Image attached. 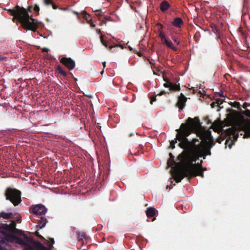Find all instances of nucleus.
<instances>
[{"instance_id": "1", "label": "nucleus", "mask_w": 250, "mask_h": 250, "mask_svg": "<svg viewBox=\"0 0 250 250\" xmlns=\"http://www.w3.org/2000/svg\"><path fill=\"white\" fill-rule=\"evenodd\" d=\"M188 123H182L179 129H176L177 132V138L180 143L178 146L181 148L186 147L193 149V150L197 154L198 157L205 159V146L201 142L197 139H193L189 141L187 137L193 132L196 126V124H199L198 118L194 119L189 117L188 120Z\"/></svg>"}, {"instance_id": "2", "label": "nucleus", "mask_w": 250, "mask_h": 250, "mask_svg": "<svg viewBox=\"0 0 250 250\" xmlns=\"http://www.w3.org/2000/svg\"><path fill=\"white\" fill-rule=\"evenodd\" d=\"M33 8L32 5L28 7L27 9L17 5L13 9H7L8 13L13 16L12 21H18L21 23V26L26 30L36 31L39 27L40 22L36 19H33L32 15H29L28 11L31 12Z\"/></svg>"}, {"instance_id": "3", "label": "nucleus", "mask_w": 250, "mask_h": 250, "mask_svg": "<svg viewBox=\"0 0 250 250\" xmlns=\"http://www.w3.org/2000/svg\"><path fill=\"white\" fill-rule=\"evenodd\" d=\"M183 149L184 150L177 157V160L181 162L178 164L182 166V167L179 168L180 171L188 169L190 167H196L195 162L199 158L193 150V149L188 147Z\"/></svg>"}, {"instance_id": "4", "label": "nucleus", "mask_w": 250, "mask_h": 250, "mask_svg": "<svg viewBox=\"0 0 250 250\" xmlns=\"http://www.w3.org/2000/svg\"><path fill=\"white\" fill-rule=\"evenodd\" d=\"M197 176L204 177L203 168L197 169L196 167H190L188 168V169L184 171H180V169H175L173 174V178L175 182L178 183L180 182L185 177L190 178Z\"/></svg>"}, {"instance_id": "5", "label": "nucleus", "mask_w": 250, "mask_h": 250, "mask_svg": "<svg viewBox=\"0 0 250 250\" xmlns=\"http://www.w3.org/2000/svg\"><path fill=\"white\" fill-rule=\"evenodd\" d=\"M243 114L246 116L249 117L250 118V110L249 109H246L243 112ZM250 121V120H248ZM246 121H247V120H245L244 121H243L241 122L238 123L234 127H231L229 128L228 129H227L226 130V133L229 136V139H227L226 141V144H228L229 141H231V145H229V147H231V145H232L234 144V142L236 141L238 137V133H236V132L239 131H243L244 133H240V135H243V138H245L244 136L245 134V131L243 130H240L238 127V125L240 124L242 122H245Z\"/></svg>"}, {"instance_id": "6", "label": "nucleus", "mask_w": 250, "mask_h": 250, "mask_svg": "<svg viewBox=\"0 0 250 250\" xmlns=\"http://www.w3.org/2000/svg\"><path fill=\"white\" fill-rule=\"evenodd\" d=\"M21 192L18 189L8 188L4 193L6 199L10 201L15 206L19 205L21 202Z\"/></svg>"}, {"instance_id": "7", "label": "nucleus", "mask_w": 250, "mask_h": 250, "mask_svg": "<svg viewBox=\"0 0 250 250\" xmlns=\"http://www.w3.org/2000/svg\"><path fill=\"white\" fill-rule=\"evenodd\" d=\"M8 236L14 239L16 242L18 243V244L22 246H23V250H36V244L38 241H34L33 245L32 246L27 242H25L23 239L18 236H13L10 235Z\"/></svg>"}, {"instance_id": "8", "label": "nucleus", "mask_w": 250, "mask_h": 250, "mask_svg": "<svg viewBox=\"0 0 250 250\" xmlns=\"http://www.w3.org/2000/svg\"><path fill=\"white\" fill-rule=\"evenodd\" d=\"M240 130H243L245 131V138L250 137V121L249 120L242 122L238 125Z\"/></svg>"}, {"instance_id": "9", "label": "nucleus", "mask_w": 250, "mask_h": 250, "mask_svg": "<svg viewBox=\"0 0 250 250\" xmlns=\"http://www.w3.org/2000/svg\"><path fill=\"white\" fill-rule=\"evenodd\" d=\"M60 62L69 70H72L75 68V61L70 58L62 57Z\"/></svg>"}, {"instance_id": "10", "label": "nucleus", "mask_w": 250, "mask_h": 250, "mask_svg": "<svg viewBox=\"0 0 250 250\" xmlns=\"http://www.w3.org/2000/svg\"><path fill=\"white\" fill-rule=\"evenodd\" d=\"M47 211V208L45 207L42 204L37 205L32 208V212L33 214L38 216L44 215Z\"/></svg>"}, {"instance_id": "11", "label": "nucleus", "mask_w": 250, "mask_h": 250, "mask_svg": "<svg viewBox=\"0 0 250 250\" xmlns=\"http://www.w3.org/2000/svg\"><path fill=\"white\" fill-rule=\"evenodd\" d=\"M187 98L181 93L178 98V101L176 103V106L178 107L180 110H183L186 105Z\"/></svg>"}, {"instance_id": "12", "label": "nucleus", "mask_w": 250, "mask_h": 250, "mask_svg": "<svg viewBox=\"0 0 250 250\" xmlns=\"http://www.w3.org/2000/svg\"><path fill=\"white\" fill-rule=\"evenodd\" d=\"M169 159H168V160L167 161V165L169 167H172L175 164H176L177 166H178L180 167H174V169L172 173V176L173 177V174H174V171L175 170V169H176V168H181L182 167V166L178 164V163H181L180 162L179 163H176L175 161H174V156L171 153H170L169 154Z\"/></svg>"}, {"instance_id": "13", "label": "nucleus", "mask_w": 250, "mask_h": 250, "mask_svg": "<svg viewBox=\"0 0 250 250\" xmlns=\"http://www.w3.org/2000/svg\"><path fill=\"white\" fill-rule=\"evenodd\" d=\"M77 239L79 241H81L83 244L87 243L89 240V237L84 232H79L77 233Z\"/></svg>"}, {"instance_id": "14", "label": "nucleus", "mask_w": 250, "mask_h": 250, "mask_svg": "<svg viewBox=\"0 0 250 250\" xmlns=\"http://www.w3.org/2000/svg\"><path fill=\"white\" fill-rule=\"evenodd\" d=\"M172 25L177 28H180L184 24V21L180 17L175 18L173 21L172 22Z\"/></svg>"}, {"instance_id": "15", "label": "nucleus", "mask_w": 250, "mask_h": 250, "mask_svg": "<svg viewBox=\"0 0 250 250\" xmlns=\"http://www.w3.org/2000/svg\"><path fill=\"white\" fill-rule=\"evenodd\" d=\"M16 224L17 222H16V221L13 220L11 221V223L8 225H9L10 229H11L13 231V234L22 233V231L21 230H20L16 228Z\"/></svg>"}, {"instance_id": "16", "label": "nucleus", "mask_w": 250, "mask_h": 250, "mask_svg": "<svg viewBox=\"0 0 250 250\" xmlns=\"http://www.w3.org/2000/svg\"><path fill=\"white\" fill-rule=\"evenodd\" d=\"M157 211V210L155 208L150 207L147 208L146 213L148 218H151L155 216Z\"/></svg>"}, {"instance_id": "17", "label": "nucleus", "mask_w": 250, "mask_h": 250, "mask_svg": "<svg viewBox=\"0 0 250 250\" xmlns=\"http://www.w3.org/2000/svg\"><path fill=\"white\" fill-rule=\"evenodd\" d=\"M39 218V219L38 220V226L40 229H42L45 227L46 223L47 222V220L45 217L43 216H41Z\"/></svg>"}, {"instance_id": "18", "label": "nucleus", "mask_w": 250, "mask_h": 250, "mask_svg": "<svg viewBox=\"0 0 250 250\" xmlns=\"http://www.w3.org/2000/svg\"><path fill=\"white\" fill-rule=\"evenodd\" d=\"M1 217L5 219H15V217H14V215L12 212L6 213L4 211L0 212V218Z\"/></svg>"}, {"instance_id": "19", "label": "nucleus", "mask_w": 250, "mask_h": 250, "mask_svg": "<svg viewBox=\"0 0 250 250\" xmlns=\"http://www.w3.org/2000/svg\"><path fill=\"white\" fill-rule=\"evenodd\" d=\"M214 145V143L213 142V141L212 139L211 138V141L210 142V143L208 144V146H205V156L206 157V155H210L211 154L210 152V148L212 147Z\"/></svg>"}, {"instance_id": "20", "label": "nucleus", "mask_w": 250, "mask_h": 250, "mask_svg": "<svg viewBox=\"0 0 250 250\" xmlns=\"http://www.w3.org/2000/svg\"><path fill=\"white\" fill-rule=\"evenodd\" d=\"M163 43L165 45H166L167 47L172 49L173 50L175 51L177 50V48L176 47L174 46L172 42L170 40L167 39L163 42Z\"/></svg>"}, {"instance_id": "21", "label": "nucleus", "mask_w": 250, "mask_h": 250, "mask_svg": "<svg viewBox=\"0 0 250 250\" xmlns=\"http://www.w3.org/2000/svg\"><path fill=\"white\" fill-rule=\"evenodd\" d=\"M36 250H52L53 247L52 246L50 248H48L43 246L40 242H38L36 244Z\"/></svg>"}, {"instance_id": "22", "label": "nucleus", "mask_w": 250, "mask_h": 250, "mask_svg": "<svg viewBox=\"0 0 250 250\" xmlns=\"http://www.w3.org/2000/svg\"><path fill=\"white\" fill-rule=\"evenodd\" d=\"M169 6V3L166 0L163 1L160 5V9L163 12L168 9Z\"/></svg>"}, {"instance_id": "23", "label": "nucleus", "mask_w": 250, "mask_h": 250, "mask_svg": "<svg viewBox=\"0 0 250 250\" xmlns=\"http://www.w3.org/2000/svg\"><path fill=\"white\" fill-rule=\"evenodd\" d=\"M82 14L83 15V18L87 22L90 24V26L92 27H94L95 25L92 21L91 20L88 19L86 12L85 11H83Z\"/></svg>"}, {"instance_id": "24", "label": "nucleus", "mask_w": 250, "mask_h": 250, "mask_svg": "<svg viewBox=\"0 0 250 250\" xmlns=\"http://www.w3.org/2000/svg\"><path fill=\"white\" fill-rule=\"evenodd\" d=\"M1 228L7 232L13 233V231L10 229L9 225L7 224L2 225Z\"/></svg>"}, {"instance_id": "25", "label": "nucleus", "mask_w": 250, "mask_h": 250, "mask_svg": "<svg viewBox=\"0 0 250 250\" xmlns=\"http://www.w3.org/2000/svg\"><path fill=\"white\" fill-rule=\"evenodd\" d=\"M180 86L179 84H174L172 83H171L170 88L169 89L170 90H172V91H179V90H180Z\"/></svg>"}, {"instance_id": "26", "label": "nucleus", "mask_w": 250, "mask_h": 250, "mask_svg": "<svg viewBox=\"0 0 250 250\" xmlns=\"http://www.w3.org/2000/svg\"><path fill=\"white\" fill-rule=\"evenodd\" d=\"M57 70L64 77H66L67 76L66 72L63 70V69L61 66L58 65L57 67Z\"/></svg>"}, {"instance_id": "27", "label": "nucleus", "mask_w": 250, "mask_h": 250, "mask_svg": "<svg viewBox=\"0 0 250 250\" xmlns=\"http://www.w3.org/2000/svg\"><path fill=\"white\" fill-rule=\"evenodd\" d=\"M176 137H177V135H176ZM177 140H178L176 138L174 140H172L170 142V147L171 149H174L175 148V144L177 143Z\"/></svg>"}, {"instance_id": "28", "label": "nucleus", "mask_w": 250, "mask_h": 250, "mask_svg": "<svg viewBox=\"0 0 250 250\" xmlns=\"http://www.w3.org/2000/svg\"><path fill=\"white\" fill-rule=\"evenodd\" d=\"M164 80L166 82L164 84V86L165 87H169L170 88L172 83L168 82L167 78H166L164 77Z\"/></svg>"}, {"instance_id": "29", "label": "nucleus", "mask_w": 250, "mask_h": 250, "mask_svg": "<svg viewBox=\"0 0 250 250\" xmlns=\"http://www.w3.org/2000/svg\"><path fill=\"white\" fill-rule=\"evenodd\" d=\"M33 10L37 13V15H39L40 11V7L39 5L35 4L33 6Z\"/></svg>"}, {"instance_id": "30", "label": "nucleus", "mask_w": 250, "mask_h": 250, "mask_svg": "<svg viewBox=\"0 0 250 250\" xmlns=\"http://www.w3.org/2000/svg\"><path fill=\"white\" fill-rule=\"evenodd\" d=\"M159 37L161 38V41L162 42H163L165 40H166L167 39L166 37L165 34L163 33H162V32H160Z\"/></svg>"}, {"instance_id": "31", "label": "nucleus", "mask_w": 250, "mask_h": 250, "mask_svg": "<svg viewBox=\"0 0 250 250\" xmlns=\"http://www.w3.org/2000/svg\"><path fill=\"white\" fill-rule=\"evenodd\" d=\"M100 40H101V42L102 43V44L104 46H105L106 47H107V43L106 41H104V38H103V36L102 35H101L100 36Z\"/></svg>"}, {"instance_id": "32", "label": "nucleus", "mask_w": 250, "mask_h": 250, "mask_svg": "<svg viewBox=\"0 0 250 250\" xmlns=\"http://www.w3.org/2000/svg\"><path fill=\"white\" fill-rule=\"evenodd\" d=\"M43 3L46 5H51V4H53L52 0H43Z\"/></svg>"}, {"instance_id": "33", "label": "nucleus", "mask_w": 250, "mask_h": 250, "mask_svg": "<svg viewBox=\"0 0 250 250\" xmlns=\"http://www.w3.org/2000/svg\"><path fill=\"white\" fill-rule=\"evenodd\" d=\"M240 103L239 102H235L233 103V106L234 107L237 108L238 109L240 110L241 108H240Z\"/></svg>"}, {"instance_id": "34", "label": "nucleus", "mask_w": 250, "mask_h": 250, "mask_svg": "<svg viewBox=\"0 0 250 250\" xmlns=\"http://www.w3.org/2000/svg\"><path fill=\"white\" fill-rule=\"evenodd\" d=\"M202 163H203V161L201 160L199 163H197V164H196V168L197 169V168H199V169L203 168V167H202Z\"/></svg>"}, {"instance_id": "35", "label": "nucleus", "mask_w": 250, "mask_h": 250, "mask_svg": "<svg viewBox=\"0 0 250 250\" xmlns=\"http://www.w3.org/2000/svg\"><path fill=\"white\" fill-rule=\"evenodd\" d=\"M172 40L177 44H180V41L175 37L172 36L171 37Z\"/></svg>"}, {"instance_id": "36", "label": "nucleus", "mask_w": 250, "mask_h": 250, "mask_svg": "<svg viewBox=\"0 0 250 250\" xmlns=\"http://www.w3.org/2000/svg\"><path fill=\"white\" fill-rule=\"evenodd\" d=\"M249 106H250V104H248L245 102L243 104L242 107L244 109H245V110H246L247 109V107Z\"/></svg>"}, {"instance_id": "37", "label": "nucleus", "mask_w": 250, "mask_h": 250, "mask_svg": "<svg viewBox=\"0 0 250 250\" xmlns=\"http://www.w3.org/2000/svg\"><path fill=\"white\" fill-rule=\"evenodd\" d=\"M148 61H149V63L151 64L152 68H156L157 69V68L155 66V63L153 62L150 61L149 59H148Z\"/></svg>"}, {"instance_id": "38", "label": "nucleus", "mask_w": 250, "mask_h": 250, "mask_svg": "<svg viewBox=\"0 0 250 250\" xmlns=\"http://www.w3.org/2000/svg\"><path fill=\"white\" fill-rule=\"evenodd\" d=\"M35 235L40 238L43 239V237L40 234L39 232L38 231H36L35 232Z\"/></svg>"}, {"instance_id": "39", "label": "nucleus", "mask_w": 250, "mask_h": 250, "mask_svg": "<svg viewBox=\"0 0 250 250\" xmlns=\"http://www.w3.org/2000/svg\"><path fill=\"white\" fill-rule=\"evenodd\" d=\"M156 100V97H155V96H154V97H152L151 98V99H150V104H152L153 102H154V101H155Z\"/></svg>"}, {"instance_id": "40", "label": "nucleus", "mask_w": 250, "mask_h": 250, "mask_svg": "<svg viewBox=\"0 0 250 250\" xmlns=\"http://www.w3.org/2000/svg\"><path fill=\"white\" fill-rule=\"evenodd\" d=\"M51 5L54 9H57L58 8V6L55 4L53 2V4H51Z\"/></svg>"}, {"instance_id": "41", "label": "nucleus", "mask_w": 250, "mask_h": 250, "mask_svg": "<svg viewBox=\"0 0 250 250\" xmlns=\"http://www.w3.org/2000/svg\"><path fill=\"white\" fill-rule=\"evenodd\" d=\"M212 30L215 33H218V29H217V28L216 27H215L214 28H212Z\"/></svg>"}, {"instance_id": "42", "label": "nucleus", "mask_w": 250, "mask_h": 250, "mask_svg": "<svg viewBox=\"0 0 250 250\" xmlns=\"http://www.w3.org/2000/svg\"><path fill=\"white\" fill-rule=\"evenodd\" d=\"M157 26H158V27H160L161 29H163V27H164L163 25L162 24L160 23H158L157 24Z\"/></svg>"}, {"instance_id": "43", "label": "nucleus", "mask_w": 250, "mask_h": 250, "mask_svg": "<svg viewBox=\"0 0 250 250\" xmlns=\"http://www.w3.org/2000/svg\"><path fill=\"white\" fill-rule=\"evenodd\" d=\"M50 242L51 243V245L49 246V248H50L51 246H53V244H54V239L53 238H51L50 239Z\"/></svg>"}, {"instance_id": "44", "label": "nucleus", "mask_w": 250, "mask_h": 250, "mask_svg": "<svg viewBox=\"0 0 250 250\" xmlns=\"http://www.w3.org/2000/svg\"><path fill=\"white\" fill-rule=\"evenodd\" d=\"M42 51L43 52H47L49 51V49L47 48H42Z\"/></svg>"}, {"instance_id": "45", "label": "nucleus", "mask_w": 250, "mask_h": 250, "mask_svg": "<svg viewBox=\"0 0 250 250\" xmlns=\"http://www.w3.org/2000/svg\"><path fill=\"white\" fill-rule=\"evenodd\" d=\"M165 91L164 90L161 91L159 94H158V95L161 96L165 93Z\"/></svg>"}, {"instance_id": "46", "label": "nucleus", "mask_w": 250, "mask_h": 250, "mask_svg": "<svg viewBox=\"0 0 250 250\" xmlns=\"http://www.w3.org/2000/svg\"><path fill=\"white\" fill-rule=\"evenodd\" d=\"M217 103H214V102H212L211 104H210V105L211 106L212 108H213L214 107V106L216 105V104Z\"/></svg>"}, {"instance_id": "47", "label": "nucleus", "mask_w": 250, "mask_h": 250, "mask_svg": "<svg viewBox=\"0 0 250 250\" xmlns=\"http://www.w3.org/2000/svg\"><path fill=\"white\" fill-rule=\"evenodd\" d=\"M21 219L20 218H17V219H16V222L17 223H21Z\"/></svg>"}, {"instance_id": "48", "label": "nucleus", "mask_w": 250, "mask_h": 250, "mask_svg": "<svg viewBox=\"0 0 250 250\" xmlns=\"http://www.w3.org/2000/svg\"><path fill=\"white\" fill-rule=\"evenodd\" d=\"M6 58L5 57H3L1 55H0V61H2V60H3L4 59H5Z\"/></svg>"}, {"instance_id": "49", "label": "nucleus", "mask_w": 250, "mask_h": 250, "mask_svg": "<svg viewBox=\"0 0 250 250\" xmlns=\"http://www.w3.org/2000/svg\"><path fill=\"white\" fill-rule=\"evenodd\" d=\"M96 31H97L98 34H100L101 35H102V33H101V30L100 29H97Z\"/></svg>"}, {"instance_id": "50", "label": "nucleus", "mask_w": 250, "mask_h": 250, "mask_svg": "<svg viewBox=\"0 0 250 250\" xmlns=\"http://www.w3.org/2000/svg\"><path fill=\"white\" fill-rule=\"evenodd\" d=\"M102 63H103L104 68L105 67V65H106L105 62H103Z\"/></svg>"}, {"instance_id": "51", "label": "nucleus", "mask_w": 250, "mask_h": 250, "mask_svg": "<svg viewBox=\"0 0 250 250\" xmlns=\"http://www.w3.org/2000/svg\"><path fill=\"white\" fill-rule=\"evenodd\" d=\"M24 237L25 239H27L29 238L27 236H26V235H24Z\"/></svg>"}, {"instance_id": "52", "label": "nucleus", "mask_w": 250, "mask_h": 250, "mask_svg": "<svg viewBox=\"0 0 250 250\" xmlns=\"http://www.w3.org/2000/svg\"><path fill=\"white\" fill-rule=\"evenodd\" d=\"M206 169H207V168H203V171H204V170H206Z\"/></svg>"}, {"instance_id": "53", "label": "nucleus", "mask_w": 250, "mask_h": 250, "mask_svg": "<svg viewBox=\"0 0 250 250\" xmlns=\"http://www.w3.org/2000/svg\"><path fill=\"white\" fill-rule=\"evenodd\" d=\"M138 54V55H139V56H141V53H139Z\"/></svg>"}, {"instance_id": "54", "label": "nucleus", "mask_w": 250, "mask_h": 250, "mask_svg": "<svg viewBox=\"0 0 250 250\" xmlns=\"http://www.w3.org/2000/svg\"><path fill=\"white\" fill-rule=\"evenodd\" d=\"M113 47V46H111L109 48H110V49H111V48H112Z\"/></svg>"}, {"instance_id": "55", "label": "nucleus", "mask_w": 250, "mask_h": 250, "mask_svg": "<svg viewBox=\"0 0 250 250\" xmlns=\"http://www.w3.org/2000/svg\"><path fill=\"white\" fill-rule=\"evenodd\" d=\"M153 74H154V75H156V73H155V71H153Z\"/></svg>"}, {"instance_id": "56", "label": "nucleus", "mask_w": 250, "mask_h": 250, "mask_svg": "<svg viewBox=\"0 0 250 250\" xmlns=\"http://www.w3.org/2000/svg\"><path fill=\"white\" fill-rule=\"evenodd\" d=\"M155 219V218H154L152 219V221H154Z\"/></svg>"}, {"instance_id": "57", "label": "nucleus", "mask_w": 250, "mask_h": 250, "mask_svg": "<svg viewBox=\"0 0 250 250\" xmlns=\"http://www.w3.org/2000/svg\"><path fill=\"white\" fill-rule=\"evenodd\" d=\"M103 73H104V70L102 71V74H103Z\"/></svg>"}]
</instances>
